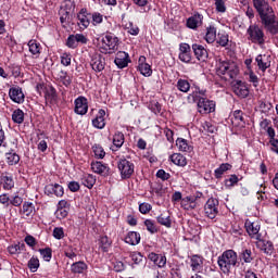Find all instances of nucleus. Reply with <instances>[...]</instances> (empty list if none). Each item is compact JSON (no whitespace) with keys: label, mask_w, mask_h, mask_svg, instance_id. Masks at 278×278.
I'll return each mask as SVG.
<instances>
[{"label":"nucleus","mask_w":278,"mask_h":278,"mask_svg":"<svg viewBox=\"0 0 278 278\" xmlns=\"http://www.w3.org/2000/svg\"><path fill=\"white\" fill-rule=\"evenodd\" d=\"M253 8L258 14V18L263 29L269 36L278 35V18L275 9L268 0H252Z\"/></svg>","instance_id":"nucleus-1"},{"label":"nucleus","mask_w":278,"mask_h":278,"mask_svg":"<svg viewBox=\"0 0 278 278\" xmlns=\"http://www.w3.org/2000/svg\"><path fill=\"white\" fill-rule=\"evenodd\" d=\"M217 266L223 275H231V270L240 266V262L238 261V252H235L233 250L224 251L217 257Z\"/></svg>","instance_id":"nucleus-2"},{"label":"nucleus","mask_w":278,"mask_h":278,"mask_svg":"<svg viewBox=\"0 0 278 278\" xmlns=\"http://www.w3.org/2000/svg\"><path fill=\"white\" fill-rule=\"evenodd\" d=\"M216 73L219 77H223L226 81L229 79H236L240 73V68L230 60L219 59L216 64Z\"/></svg>","instance_id":"nucleus-3"},{"label":"nucleus","mask_w":278,"mask_h":278,"mask_svg":"<svg viewBox=\"0 0 278 278\" xmlns=\"http://www.w3.org/2000/svg\"><path fill=\"white\" fill-rule=\"evenodd\" d=\"M247 36L252 45H257L261 48L266 45V34L264 33V28L257 23L251 24L248 27Z\"/></svg>","instance_id":"nucleus-4"},{"label":"nucleus","mask_w":278,"mask_h":278,"mask_svg":"<svg viewBox=\"0 0 278 278\" xmlns=\"http://www.w3.org/2000/svg\"><path fill=\"white\" fill-rule=\"evenodd\" d=\"M117 169L119 172L121 179H131V176L136 170V165L125 156H122L117 161Z\"/></svg>","instance_id":"nucleus-5"},{"label":"nucleus","mask_w":278,"mask_h":278,"mask_svg":"<svg viewBox=\"0 0 278 278\" xmlns=\"http://www.w3.org/2000/svg\"><path fill=\"white\" fill-rule=\"evenodd\" d=\"M195 101L199 114H212V112L216 111V102L214 100H210L203 97H197Z\"/></svg>","instance_id":"nucleus-6"},{"label":"nucleus","mask_w":278,"mask_h":278,"mask_svg":"<svg viewBox=\"0 0 278 278\" xmlns=\"http://www.w3.org/2000/svg\"><path fill=\"white\" fill-rule=\"evenodd\" d=\"M220 205V201L216 198H210L206 203L204 204V216L214 220L216 216H218V207Z\"/></svg>","instance_id":"nucleus-7"},{"label":"nucleus","mask_w":278,"mask_h":278,"mask_svg":"<svg viewBox=\"0 0 278 278\" xmlns=\"http://www.w3.org/2000/svg\"><path fill=\"white\" fill-rule=\"evenodd\" d=\"M244 227H245L247 233L253 240H260V238H262V233H260V230L262 229V225L260 224V220L251 222V219H247L244 223Z\"/></svg>","instance_id":"nucleus-8"},{"label":"nucleus","mask_w":278,"mask_h":278,"mask_svg":"<svg viewBox=\"0 0 278 278\" xmlns=\"http://www.w3.org/2000/svg\"><path fill=\"white\" fill-rule=\"evenodd\" d=\"M92 20V13L88 12V9L83 8L77 13V25L80 29H88L90 27V21Z\"/></svg>","instance_id":"nucleus-9"},{"label":"nucleus","mask_w":278,"mask_h":278,"mask_svg":"<svg viewBox=\"0 0 278 278\" xmlns=\"http://www.w3.org/2000/svg\"><path fill=\"white\" fill-rule=\"evenodd\" d=\"M90 66L94 73H101L105 70V59L99 52L91 54Z\"/></svg>","instance_id":"nucleus-10"},{"label":"nucleus","mask_w":278,"mask_h":278,"mask_svg":"<svg viewBox=\"0 0 278 278\" xmlns=\"http://www.w3.org/2000/svg\"><path fill=\"white\" fill-rule=\"evenodd\" d=\"M74 112L78 116H86L88 114V98L79 96L74 100Z\"/></svg>","instance_id":"nucleus-11"},{"label":"nucleus","mask_w":278,"mask_h":278,"mask_svg":"<svg viewBox=\"0 0 278 278\" xmlns=\"http://www.w3.org/2000/svg\"><path fill=\"white\" fill-rule=\"evenodd\" d=\"M103 45L109 47V53H116L118 51V37L112 33H106V35L102 39Z\"/></svg>","instance_id":"nucleus-12"},{"label":"nucleus","mask_w":278,"mask_h":278,"mask_svg":"<svg viewBox=\"0 0 278 278\" xmlns=\"http://www.w3.org/2000/svg\"><path fill=\"white\" fill-rule=\"evenodd\" d=\"M9 99H11L13 103H17V105L25 103V93L23 92V88H21V86L11 87L9 89Z\"/></svg>","instance_id":"nucleus-13"},{"label":"nucleus","mask_w":278,"mask_h":278,"mask_svg":"<svg viewBox=\"0 0 278 278\" xmlns=\"http://www.w3.org/2000/svg\"><path fill=\"white\" fill-rule=\"evenodd\" d=\"M178 59L185 64H190V62H192V48L187 42H181L179 45Z\"/></svg>","instance_id":"nucleus-14"},{"label":"nucleus","mask_w":278,"mask_h":278,"mask_svg":"<svg viewBox=\"0 0 278 278\" xmlns=\"http://www.w3.org/2000/svg\"><path fill=\"white\" fill-rule=\"evenodd\" d=\"M91 170L102 177H110V175H112L110 166L101 161L91 162Z\"/></svg>","instance_id":"nucleus-15"},{"label":"nucleus","mask_w":278,"mask_h":278,"mask_svg":"<svg viewBox=\"0 0 278 278\" xmlns=\"http://www.w3.org/2000/svg\"><path fill=\"white\" fill-rule=\"evenodd\" d=\"M255 62L258 66V71L266 73L273 64V56H270V54H258L255 58Z\"/></svg>","instance_id":"nucleus-16"},{"label":"nucleus","mask_w":278,"mask_h":278,"mask_svg":"<svg viewBox=\"0 0 278 278\" xmlns=\"http://www.w3.org/2000/svg\"><path fill=\"white\" fill-rule=\"evenodd\" d=\"M191 49L199 62H207L210 58V52H207V48L200 43H193Z\"/></svg>","instance_id":"nucleus-17"},{"label":"nucleus","mask_w":278,"mask_h":278,"mask_svg":"<svg viewBox=\"0 0 278 278\" xmlns=\"http://www.w3.org/2000/svg\"><path fill=\"white\" fill-rule=\"evenodd\" d=\"M201 197H203V193H201V192H198L197 195H187V197L182 198L180 205L187 212H190V210H195L197 199H201Z\"/></svg>","instance_id":"nucleus-18"},{"label":"nucleus","mask_w":278,"mask_h":278,"mask_svg":"<svg viewBox=\"0 0 278 278\" xmlns=\"http://www.w3.org/2000/svg\"><path fill=\"white\" fill-rule=\"evenodd\" d=\"M45 194L47 197H53V194L54 197H58V198L64 197V187H62V185L60 184L46 185Z\"/></svg>","instance_id":"nucleus-19"},{"label":"nucleus","mask_w":278,"mask_h":278,"mask_svg":"<svg viewBox=\"0 0 278 278\" xmlns=\"http://www.w3.org/2000/svg\"><path fill=\"white\" fill-rule=\"evenodd\" d=\"M130 62L131 59L129 58V53L125 51H118L114 59V64L117 66V68H127Z\"/></svg>","instance_id":"nucleus-20"},{"label":"nucleus","mask_w":278,"mask_h":278,"mask_svg":"<svg viewBox=\"0 0 278 278\" xmlns=\"http://www.w3.org/2000/svg\"><path fill=\"white\" fill-rule=\"evenodd\" d=\"M203 262H205V258H203L202 255L192 254L190 256V268H191L192 273H202L203 271Z\"/></svg>","instance_id":"nucleus-21"},{"label":"nucleus","mask_w":278,"mask_h":278,"mask_svg":"<svg viewBox=\"0 0 278 278\" xmlns=\"http://www.w3.org/2000/svg\"><path fill=\"white\" fill-rule=\"evenodd\" d=\"M186 25L188 29H193V30L199 29V27L203 26V14L194 13L187 20Z\"/></svg>","instance_id":"nucleus-22"},{"label":"nucleus","mask_w":278,"mask_h":278,"mask_svg":"<svg viewBox=\"0 0 278 278\" xmlns=\"http://www.w3.org/2000/svg\"><path fill=\"white\" fill-rule=\"evenodd\" d=\"M256 240V248H258L260 251H263L265 255H273L275 252V244H273V241L264 240L262 238Z\"/></svg>","instance_id":"nucleus-23"},{"label":"nucleus","mask_w":278,"mask_h":278,"mask_svg":"<svg viewBox=\"0 0 278 278\" xmlns=\"http://www.w3.org/2000/svg\"><path fill=\"white\" fill-rule=\"evenodd\" d=\"M74 14L75 13H72L70 11H63L62 9L59 10L60 23L63 29H66V27H71V25H75V23H73Z\"/></svg>","instance_id":"nucleus-24"},{"label":"nucleus","mask_w":278,"mask_h":278,"mask_svg":"<svg viewBox=\"0 0 278 278\" xmlns=\"http://www.w3.org/2000/svg\"><path fill=\"white\" fill-rule=\"evenodd\" d=\"M138 71L143 75V77H151L153 75V70L151 65L147 63V56L141 55L138 61Z\"/></svg>","instance_id":"nucleus-25"},{"label":"nucleus","mask_w":278,"mask_h":278,"mask_svg":"<svg viewBox=\"0 0 278 278\" xmlns=\"http://www.w3.org/2000/svg\"><path fill=\"white\" fill-rule=\"evenodd\" d=\"M232 88L237 97H240L241 99H247V97H249V87H247V84L244 81L237 80Z\"/></svg>","instance_id":"nucleus-26"},{"label":"nucleus","mask_w":278,"mask_h":278,"mask_svg":"<svg viewBox=\"0 0 278 278\" xmlns=\"http://www.w3.org/2000/svg\"><path fill=\"white\" fill-rule=\"evenodd\" d=\"M176 147L178 149V151L182 152V153H192V151H194V146H192V143H190V141H188V139L178 137L176 139Z\"/></svg>","instance_id":"nucleus-27"},{"label":"nucleus","mask_w":278,"mask_h":278,"mask_svg":"<svg viewBox=\"0 0 278 278\" xmlns=\"http://www.w3.org/2000/svg\"><path fill=\"white\" fill-rule=\"evenodd\" d=\"M20 214H23L26 218H34V216H36V205H34V202L25 201L22 204Z\"/></svg>","instance_id":"nucleus-28"},{"label":"nucleus","mask_w":278,"mask_h":278,"mask_svg":"<svg viewBox=\"0 0 278 278\" xmlns=\"http://www.w3.org/2000/svg\"><path fill=\"white\" fill-rule=\"evenodd\" d=\"M0 184L3 190H12L14 188V177L12 174L4 172L0 176Z\"/></svg>","instance_id":"nucleus-29"},{"label":"nucleus","mask_w":278,"mask_h":278,"mask_svg":"<svg viewBox=\"0 0 278 278\" xmlns=\"http://www.w3.org/2000/svg\"><path fill=\"white\" fill-rule=\"evenodd\" d=\"M96 129H105V110L100 109L97 116L91 121Z\"/></svg>","instance_id":"nucleus-30"},{"label":"nucleus","mask_w":278,"mask_h":278,"mask_svg":"<svg viewBox=\"0 0 278 278\" xmlns=\"http://www.w3.org/2000/svg\"><path fill=\"white\" fill-rule=\"evenodd\" d=\"M113 146L111 148V151L116 152L119 151L123 144H125V134L121 131H115L112 139Z\"/></svg>","instance_id":"nucleus-31"},{"label":"nucleus","mask_w":278,"mask_h":278,"mask_svg":"<svg viewBox=\"0 0 278 278\" xmlns=\"http://www.w3.org/2000/svg\"><path fill=\"white\" fill-rule=\"evenodd\" d=\"M231 123L235 127H244V125H247V122L244 121V112H242V110L233 111Z\"/></svg>","instance_id":"nucleus-32"},{"label":"nucleus","mask_w":278,"mask_h":278,"mask_svg":"<svg viewBox=\"0 0 278 278\" xmlns=\"http://www.w3.org/2000/svg\"><path fill=\"white\" fill-rule=\"evenodd\" d=\"M240 262H244V264H251L253 260H255V255H253V251L251 248H242L239 252Z\"/></svg>","instance_id":"nucleus-33"},{"label":"nucleus","mask_w":278,"mask_h":278,"mask_svg":"<svg viewBox=\"0 0 278 278\" xmlns=\"http://www.w3.org/2000/svg\"><path fill=\"white\" fill-rule=\"evenodd\" d=\"M140 232L138 231H129L125 239L124 242H126V244H130V247H137V244H140Z\"/></svg>","instance_id":"nucleus-34"},{"label":"nucleus","mask_w":278,"mask_h":278,"mask_svg":"<svg viewBox=\"0 0 278 278\" xmlns=\"http://www.w3.org/2000/svg\"><path fill=\"white\" fill-rule=\"evenodd\" d=\"M156 223L159 225H162L163 227H166V229H170L173 227V219H170V213L163 212L156 217Z\"/></svg>","instance_id":"nucleus-35"},{"label":"nucleus","mask_w":278,"mask_h":278,"mask_svg":"<svg viewBox=\"0 0 278 278\" xmlns=\"http://www.w3.org/2000/svg\"><path fill=\"white\" fill-rule=\"evenodd\" d=\"M4 160L8 166H16V164L21 162V155H18L14 150H11L4 154Z\"/></svg>","instance_id":"nucleus-36"},{"label":"nucleus","mask_w":278,"mask_h":278,"mask_svg":"<svg viewBox=\"0 0 278 278\" xmlns=\"http://www.w3.org/2000/svg\"><path fill=\"white\" fill-rule=\"evenodd\" d=\"M195 97H203V98H207V90L206 89H201V87L197 86L195 90L192 91V93H189L187 99L192 103H197V101H199V99H197Z\"/></svg>","instance_id":"nucleus-37"},{"label":"nucleus","mask_w":278,"mask_h":278,"mask_svg":"<svg viewBox=\"0 0 278 278\" xmlns=\"http://www.w3.org/2000/svg\"><path fill=\"white\" fill-rule=\"evenodd\" d=\"M216 26L214 24H211L206 26V33L204 36V40L207 42V45H213V42H216Z\"/></svg>","instance_id":"nucleus-38"},{"label":"nucleus","mask_w":278,"mask_h":278,"mask_svg":"<svg viewBox=\"0 0 278 278\" xmlns=\"http://www.w3.org/2000/svg\"><path fill=\"white\" fill-rule=\"evenodd\" d=\"M86 270H88V264H86V262H84V261L75 262L71 266V271L74 275H84V273H86Z\"/></svg>","instance_id":"nucleus-39"},{"label":"nucleus","mask_w":278,"mask_h":278,"mask_svg":"<svg viewBox=\"0 0 278 278\" xmlns=\"http://www.w3.org/2000/svg\"><path fill=\"white\" fill-rule=\"evenodd\" d=\"M169 160L175 166H187L188 165V159L184 156L181 153H174L169 155Z\"/></svg>","instance_id":"nucleus-40"},{"label":"nucleus","mask_w":278,"mask_h":278,"mask_svg":"<svg viewBox=\"0 0 278 278\" xmlns=\"http://www.w3.org/2000/svg\"><path fill=\"white\" fill-rule=\"evenodd\" d=\"M176 88L179 92L188 94L190 92V89L192 88V85L190 84V80L179 78L176 83Z\"/></svg>","instance_id":"nucleus-41"},{"label":"nucleus","mask_w":278,"mask_h":278,"mask_svg":"<svg viewBox=\"0 0 278 278\" xmlns=\"http://www.w3.org/2000/svg\"><path fill=\"white\" fill-rule=\"evenodd\" d=\"M80 181L83 186L88 188L89 190L94 188V185L97 184V177L92 174H84L83 177L80 178Z\"/></svg>","instance_id":"nucleus-42"},{"label":"nucleus","mask_w":278,"mask_h":278,"mask_svg":"<svg viewBox=\"0 0 278 278\" xmlns=\"http://www.w3.org/2000/svg\"><path fill=\"white\" fill-rule=\"evenodd\" d=\"M233 166L229 163H222L219 167L214 170L215 179H223V176L227 173V170H231Z\"/></svg>","instance_id":"nucleus-43"},{"label":"nucleus","mask_w":278,"mask_h":278,"mask_svg":"<svg viewBox=\"0 0 278 278\" xmlns=\"http://www.w3.org/2000/svg\"><path fill=\"white\" fill-rule=\"evenodd\" d=\"M45 99L48 103H55L58 101V90H55V87L50 86L46 89Z\"/></svg>","instance_id":"nucleus-44"},{"label":"nucleus","mask_w":278,"mask_h":278,"mask_svg":"<svg viewBox=\"0 0 278 278\" xmlns=\"http://www.w3.org/2000/svg\"><path fill=\"white\" fill-rule=\"evenodd\" d=\"M11 118L15 125H23V123H25V112L21 109H16L13 111Z\"/></svg>","instance_id":"nucleus-45"},{"label":"nucleus","mask_w":278,"mask_h":278,"mask_svg":"<svg viewBox=\"0 0 278 278\" xmlns=\"http://www.w3.org/2000/svg\"><path fill=\"white\" fill-rule=\"evenodd\" d=\"M112 248V240L108 236L100 237L99 239V249L102 253H108Z\"/></svg>","instance_id":"nucleus-46"},{"label":"nucleus","mask_w":278,"mask_h":278,"mask_svg":"<svg viewBox=\"0 0 278 278\" xmlns=\"http://www.w3.org/2000/svg\"><path fill=\"white\" fill-rule=\"evenodd\" d=\"M75 8H77L75 0H64L61 3L60 10H63L65 12H72L73 14H75Z\"/></svg>","instance_id":"nucleus-47"},{"label":"nucleus","mask_w":278,"mask_h":278,"mask_svg":"<svg viewBox=\"0 0 278 278\" xmlns=\"http://www.w3.org/2000/svg\"><path fill=\"white\" fill-rule=\"evenodd\" d=\"M96 160H103L105 157V149L102 144L96 143L91 147Z\"/></svg>","instance_id":"nucleus-48"},{"label":"nucleus","mask_w":278,"mask_h":278,"mask_svg":"<svg viewBox=\"0 0 278 278\" xmlns=\"http://www.w3.org/2000/svg\"><path fill=\"white\" fill-rule=\"evenodd\" d=\"M27 267L30 273H38V268H40V260L38 256H31L27 263Z\"/></svg>","instance_id":"nucleus-49"},{"label":"nucleus","mask_w":278,"mask_h":278,"mask_svg":"<svg viewBox=\"0 0 278 278\" xmlns=\"http://www.w3.org/2000/svg\"><path fill=\"white\" fill-rule=\"evenodd\" d=\"M28 49H29V52L31 53V55L39 56L42 46H40V43H38V41H36V40H29Z\"/></svg>","instance_id":"nucleus-50"},{"label":"nucleus","mask_w":278,"mask_h":278,"mask_svg":"<svg viewBox=\"0 0 278 278\" xmlns=\"http://www.w3.org/2000/svg\"><path fill=\"white\" fill-rule=\"evenodd\" d=\"M59 77L65 88H68L73 84V78L68 76V72L61 70Z\"/></svg>","instance_id":"nucleus-51"},{"label":"nucleus","mask_w":278,"mask_h":278,"mask_svg":"<svg viewBox=\"0 0 278 278\" xmlns=\"http://www.w3.org/2000/svg\"><path fill=\"white\" fill-rule=\"evenodd\" d=\"M258 109L262 114H270V110H273V103L260 100Z\"/></svg>","instance_id":"nucleus-52"},{"label":"nucleus","mask_w":278,"mask_h":278,"mask_svg":"<svg viewBox=\"0 0 278 278\" xmlns=\"http://www.w3.org/2000/svg\"><path fill=\"white\" fill-rule=\"evenodd\" d=\"M38 252L45 262H51L53 257V250L51 248L39 249Z\"/></svg>","instance_id":"nucleus-53"},{"label":"nucleus","mask_w":278,"mask_h":278,"mask_svg":"<svg viewBox=\"0 0 278 278\" xmlns=\"http://www.w3.org/2000/svg\"><path fill=\"white\" fill-rule=\"evenodd\" d=\"M217 45L219 47H228L229 46V35L227 33H219L217 35Z\"/></svg>","instance_id":"nucleus-54"},{"label":"nucleus","mask_w":278,"mask_h":278,"mask_svg":"<svg viewBox=\"0 0 278 278\" xmlns=\"http://www.w3.org/2000/svg\"><path fill=\"white\" fill-rule=\"evenodd\" d=\"M238 181H240V178L236 174H232L224 180V184L226 188H233V186H238Z\"/></svg>","instance_id":"nucleus-55"},{"label":"nucleus","mask_w":278,"mask_h":278,"mask_svg":"<svg viewBox=\"0 0 278 278\" xmlns=\"http://www.w3.org/2000/svg\"><path fill=\"white\" fill-rule=\"evenodd\" d=\"M144 226L147 228V231H149V233H157V226H155V220L146 219Z\"/></svg>","instance_id":"nucleus-56"},{"label":"nucleus","mask_w":278,"mask_h":278,"mask_svg":"<svg viewBox=\"0 0 278 278\" xmlns=\"http://www.w3.org/2000/svg\"><path fill=\"white\" fill-rule=\"evenodd\" d=\"M248 77V81H250V84H252L254 88H257V86H260V77L255 75V72H253V70L249 71Z\"/></svg>","instance_id":"nucleus-57"},{"label":"nucleus","mask_w":278,"mask_h":278,"mask_svg":"<svg viewBox=\"0 0 278 278\" xmlns=\"http://www.w3.org/2000/svg\"><path fill=\"white\" fill-rule=\"evenodd\" d=\"M91 23L94 27H97V25H101V23H103V14L100 12L91 13Z\"/></svg>","instance_id":"nucleus-58"},{"label":"nucleus","mask_w":278,"mask_h":278,"mask_svg":"<svg viewBox=\"0 0 278 278\" xmlns=\"http://www.w3.org/2000/svg\"><path fill=\"white\" fill-rule=\"evenodd\" d=\"M24 242L33 251H35L36 245L38 244V240L35 239L31 235H26L24 238Z\"/></svg>","instance_id":"nucleus-59"},{"label":"nucleus","mask_w":278,"mask_h":278,"mask_svg":"<svg viewBox=\"0 0 278 278\" xmlns=\"http://www.w3.org/2000/svg\"><path fill=\"white\" fill-rule=\"evenodd\" d=\"M149 110L153 112V114H162V104L157 101H151L149 104Z\"/></svg>","instance_id":"nucleus-60"},{"label":"nucleus","mask_w":278,"mask_h":278,"mask_svg":"<svg viewBox=\"0 0 278 278\" xmlns=\"http://www.w3.org/2000/svg\"><path fill=\"white\" fill-rule=\"evenodd\" d=\"M25 202H23V197L15 194L11 197L10 205L13 207H21Z\"/></svg>","instance_id":"nucleus-61"},{"label":"nucleus","mask_w":278,"mask_h":278,"mask_svg":"<svg viewBox=\"0 0 278 278\" xmlns=\"http://www.w3.org/2000/svg\"><path fill=\"white\" fill-rule=\"evenodd\" d=\"M54 216L58 220H64L68 216V208H56Z\"/></svg>","instance_id":"nucleus-62"},{"label":"nucleus","mask_w":278,"mask_h":278,"mask_svg":"<svg viewBox=\"0 0 278 278\" xmlns=\"http://www.w3.org/2000/svg\"><path fill=\"white\" fill-rule=\"evenodd\" d=\"M72 55L70 52H63L61 54V64L63 66H71Z\"/></svg>","instance_id":"nucleus-63"},{"label":"nucleus","mask_w":278,"mask_h":278,"mask_svg":"<svg viewBox=\"0 0 278 278\" xmlns=\"http://www.w3.org/2000/svg\"><path fill=\"white\" fill-rule=\"evenodd\" d=\"M156 178L162 179L163 181H168V179H170V174L166 173L164 169H159L156 172Z\"/></svg>","instance_id":"nucleus-64"}]
</instances>
